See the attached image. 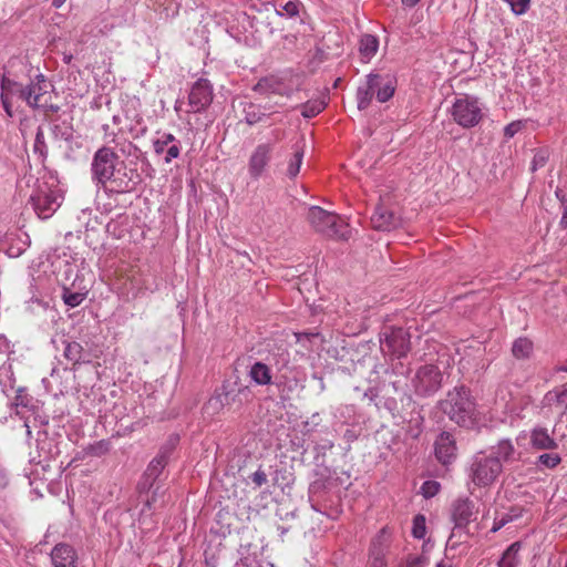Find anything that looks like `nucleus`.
I'll use <instances>...</instances> for the list:
<instances>
[{
	"label": "nucleus",
	"instance_id": "a18cd8bd",
	"mask_svg": "<svg viewBox=\"0 0 567 567\" xmlns=\"http://www.w3.org/2000/svg\"><path fill=\"white\" fill-rule=\"evenodd\" d=\"M548 159V152L546 150H539L535 153L532 161V169L536 171L539 167H543Z\"/></svg>",
	"mask_w": 567,
	"mask_h": 567
},
{
	"label": "nucleus",
	"instance_id": "e2e57ef3",
	"mask_svg": "<svg viewBox=\"0 0 567 567\" xmlns=\"http://www.w3.org/2000/svg\"><path fill=\"white\" fill-rule=\"evenodd\" d=\"M63 60H64L65 63H70L71 60H72V55L71 54H65Z\"/></svg>",
	"mask_w": 567,
	"mask_h": 567
},
{
	"label": "nucleus",
	"instance_id": "72a5a7b5",
	"mask_svg": "<svg viewBox=\"0 0 567 567\" xmlns=\"http://www.w3.org/2000/svg\"><path fill=\"white\" fill-rule=\"evenodd\" d=\"M545 401L548 405L556 404L557 408L567 410V388L559 392H548Z\"/></svg>",
	"mask_w": 567,
	"mask_h": 567
},
{
	"label": "nucleus",
	"instance_id": "412c9836",
	"mask_svg": "<svg viewBox=\"0 0 567 567\" xmlns=\"http://www.w3.org/2000/svg\"><path fill=\"white\" fill-rule=\"evenodd\" d=\"M529 440L535 450H555L558 447L556 440L543 427L534 429L530 432Z\"/></svg>",
	"mask_w": 567,
	"mask_h": 567
},
{
	"label": "nucleus",
	"instance_id": "f03ea898",
	"mask_svg": "<svg viewBox=\"0 0 567 567\" xmlns=\"http://www.w3.org/2000/svg\"><path fill=\"white\" fill-rule=\"evenodd\" d=\"M30 200L34 212L40 218H50L62 202V195L56 181L52 177L50 181L38 179L30 196Z\"/></svg>",
	"mask_w": 567,
	"mask_h": 567
},
{
	"label": "nucleus",
	"instance_id": "c03bdc74",
	"mask_svg": "<svg viewBox=\"0 0 567 567\" xmlns=\"http://www.w3.org/2000/svg\"><path fill=\"white\" fill-rule=\"evenodd\" d=\"M279 16L293 17L299 12V2L298 1H287L282 7L281 11L277 10Z\"/></svg>",
	"mask_w": 567,
	"mask_h": 567
},
{
	"label": "nucleus",
	"instance_id": "c756f323",
	"mask_svg": "<svg viewBox=\"0 0 567 567\" xmlns=\"http://www.w3.org/2000/svg\"><path fill=\"white\" fill-rule=\"evenodd\" d=\"M0 384L6 396L9 398L11 393L14 392V379L12 377L10 364H3L0 367Z\"/></svg>",
	"mask_w": 567,
	"mask_h": 567
},
{
	"label": "nucleus",
	"instance_id": "864d4df0",
	"mask_svg": "<svg viewBox=\"0 0 567 567\" xmlns=\"http://www.w3.org/2000/svg\"><path fill=\"white\" fill-rule=\"evenodd\" d=\"M10 341L3 334H0V353H8L10 351Z\"/></svg>",
	"mask_w": 567,
	"mask_h": 567
},
{
	"label": "nucleus",
	"instance_id": "338daca9",
	"mask_svg": "<svg viewBox=\"0 0 567 567\" xmlns=\"http://www.w3.org/2000/svg\"><path fill=\"white\" fill-rule=\"evenodd\" d=\"M565 567H567V561H566V565H565Z\"/></svg>",
	"mask_w": 567,
	"mask_h": 567
},
{
	"label": "nucleus",
	"instance_id": "3c124183",
	"mask_svg": "<svg viewBox=\"0 0 567 567\" xmlns=\"http://www.w3.org/2000/svg\"><path fill=\"white\" fill-rule=\"evenodd\" d=\"M28 247V243L24 240V241H21V245L16 247V246H10L8 248V255L10 257H19Z\"/></svg>",
	"mask_w": 567,
	"mask_h": 567
},
{
	"label": "nucleus",
	"instance_id": "a19ab883",
	"mask_svg": "<svg viewBox=\"0 0 567 567\" xmlns=\"http://www.w3.org/2000/svg\"><path fill=\"white\" fill-rule=\"evenodd\" d=\"M440 483L435 481H426L421 486V492L425 498L435 496L440 491Z\"/></svg>",
	"mask_w": 567,
	"mask_h": 567
},
{
	"label": "nucleus",
	"instance_id": "1a4fd4ad",
	"mask_svg": "<svg viewBox=\"0 0 567 567\" xmlns=\"http://www.w3.org/2000/svg\"><path fill=\"white\" fill-rule=\"evenodd\" d=\"M275 147V142H266L258 144L252 150L247 165L250 178L257 181L266 174L271 162Z\"/></svg>",
	"mask_w": 567,
	"mask_h": 567
},
{
	"label": "nucleus",
	"instance_id": "2eb2a0df",
	"mask_svg": "<svg viewBox=\"0 0 567 567\" xmlns=\"http://www.w3.org/2000/svg\"><path fill=\"white\" fill-rule=\"evenodd\" d=\"M374 96L380 103L389 101L395 92V80L389 74L370 73Z\"/></svg>",
	"mask_w": 567,
	"mask_h": 567
},
{
	"label": "nucleus",
	"instance_id": "a211bd4d",
	"mask_svg": "<svg viewBox=\"0 0 567 567\" xmlns=\"http://www.w3.org/2000/svg\"><path fill=\"white\" fill-rule=\"evenodd\" d=\"M489 456L497 457L499 463H513L519 461L522 453L514 446L509 439H502L495 445L491 446Z\"/></svg>",
	"mask_w": 567,
	"mask_h": 567
},
{
	"label": "nucleus",
	"instance_id": "0eeeda50",
	"mask_svg": "<svg viewBox=\"0 0 567 567\" xmlns=\"http://www.w3.org/2000/svg\"><path fill=\"white\" fill-rule=\"evenodd\" d=\"M213 101V86L206 79L197 80L188 95V109L183 110V102L176 101L175 111L182 116V113H198L206 110Z\"/></svg>",
	"mask_w": 567,
	"mask_h": 567
},
{
	"label": "nucleus",
	"instance_id": "4be33fe9",
	"mask_svg": "<svg viewBox=\"0 0 567 567\" xmlns=\"http://www.w3.org/2000/svg\"><path fill=\"white\" fill-rule=\"evenodd\" d=\"M249 377L258 385H267L272 379L270 368L262 362H255L250 367Z\"/></svg>",
	"mask_w": 567,
	"mask_h": 567
},
{
	"label": "nucleus",
	"instance_id": "9b49d317",
	"mask_svg": "<svg viewBox=\"0 0 567 567\" xmlns=\"http://www.w3.org/2000/svg\"><path fill=\"white\" fill-rule=\"evenodd\" d=\"M117 156L110 147H102L96 151L92 162V173L94 179L104 184L114 175Z\"/></svg>",
	"mask_w": 567,
	"mask_h": 567
},
{
	"label": "nucleus",
	"instance_id": "58836bf2",
	"mask_svg": "<svg viewBox=\"0 0 567 567\" xmlns=\"http://www.w3.org/2000/svg\"><path fill=\"white\" fill-rule=\"evenodd\" d=\"M244 113H245L244 118H245L246 123L249 125H255V124L261 122L264 120V117L266 116L265 113L260 112L254 105H249L247 109H245Z\"/></svg>",
	"mask_w": 567,
	"mask_h": 567
},
{
	"label": "nucleus",
	"instance_id": "f704fd0d",
	"mask_svg": "<svg viewBox=\"0 0 567 567\" xmlns=\"http://www.w3.org/2000/svg\"><path fill=\"white\" fill-rule=\"evenodd\" d=\"M326 104L323 101H308L301 107V114L306 118H312L321 113Z\"/></svg>",
	"mask_w": 567,
	"mask_h": 567
},
{
	"label": "nucleus",
	"instance_id": "4c0bfd02",
	"mask_svg": "<svg viewBox=\"0 0 567 567\" xmlns=\"http://www.w3.org/2000/svg\"><path fill=\"white\" fill-rule=\"evenodd\" d=\"M412 535L417 539H422L426 535V519L421 514L413 518Z\"/></svg>",
	"mask_w": 567,
	"mask_h": 567
},
{
	"label": "nucleus",
	"instance_id": "473e14b6",
	"mask_svg": "<svg viewBox=\"0 0 567 567\" xmlns=\"http://www.w3.org/2000/svg\"><path fill=\"white\" fill-rule=\"evenodd\" d=\"M561 462V457L557 453H544L538 456L536 461V466L538 468H555Z\"/></svg>",
	"mask_w": 567,
	"mask_h": 567
},
{
	"label": "nucleus",
	"instance_id": "603ef678",
	"mask_svg": "<svg viewBox=\"0 0 567 567\" xmlns=\"http://www.w3.org/2000/svg\"><path fill=\"white\" fill-rule=\"evenodd\" d=\"M113 142L116 144V146H120V151L123 153V154H126V155H131L132 154V151L135 150V146L128 142V141H123L122 143L116 141L115 138L113 140Z\"/></svg>",
	"mask_w": 567,
	"mask_h": 567
},
{
	"label": "nucleus",
	"instance_id": "4468645a",
	"mask_svg": "<svg viewBox=\"0 0 567 567\" xmlns=\"http://www.w3.org/2000/svg\"><path fill=\"white\" fill-rule=\"evenodd\" d=\"M153 148L157 155L165 153V164H169L181 154V143L172 133L158 134V136L153 141Z\"/></svg>",
	"mask_w": 567,
	"mask_h": 567
},
{
	"label": "nucleus",
	"instance_id": "09e8293b",
	"mask_svg": "<svg viewBox=\"0 0 567 567\" xmlns=\"http://www.w3.org/2000/svg\"><path fill=\"white\" fill-rule=\"evenodd\" d=\"M16 398H14V406L18 409V408H27L28 405V399H27V395L24 394V391L22 389H18L16 391Z\"/></svg>",
	"mask_w": 567,
	"mask_h": 567
},
{
	"label": "nucleus",
	"instance_id": "dca6fc26",
	"mask_svg": "<svg viewBox=\"0 0 567 567\" xmlns=\"http://www.w3.org/2000/svg\"><path fill=\"white\" fill-rule=\"evenodd\" d=\"M435 456L444 465L452 463L456 457V444L452 434L441 433L434 444Z\"/></svg>",
	"mask_w": 567,
	"mask_h": 567
},
{
	"label": "nucleus",
	"instance_id": "79ce46f5",
	"mask_svg": "<svg viewBox=\"0 0 567 567\" xmlns=\"http://www.w3.org/2000/svg\"><path fill=\"white\" fill-rule=\"evenodd\" d=\"M504 1L511 6L512 11L515 14L525 13L528 10L529 3H530V0H504Z\"/></svg>",
	"mask_w": 567,
	"mask_h": 567
},
{
	"label": "nucleus",
	"instance_id": "0e129e2a",
	"mask_svg": "<svg viewBox=\"0 0 567 567\" xmlns=\"http://www.w3.org/2000/svg\"><path fill=\"white\" fill-rule=\"evenodd\" d=\"M24 426H25V429H27V434L30 436V434H31V430H30V425H29V422H28V421H25V422H24Z\"/></svg>",
	"mask_w": 567,
	"mask_h": 567
},
{
	"label": "nucleus",
	"instance_id": "8fccbe9b",
	"mask_svg": "<svg viewBox=\"0 0 567 567\" xmlns=\"http://www.w3.org/2000/svg\"><path fill=\"white\" fill-rule=\"evenodd\" d=\"M251 481L256 486L260 487L267 482V475L259 468L251 475Z\"/></svg>",
	"mask_w": 567,
	"mask_h": 567
},
{
	"label": "nucleus",
	"instance_id": "cd10ccee",
	"mask_svg": "<svg viewBox=\"0 0 567 567\" xmlns=\"http://www.w3.org/2000/svg\"><path fill=\"white\" fill-rule=\"evenodd\" d=\"M522 512L523 511L519 507H512L507 513H497L494 518V523L491 528V532H493V533L498 532L507 523L520 517Z\"/></svg>",
	"mask_w": 567,
	"mask_h": 567
},
{
	"label": "nucleus",
	"instance_id": "a878e982",
	"mask_svg": "<svg viewBox=\"0 0 567 567\" xmlns=\"http://www.w3.org/2000/svg\"><path fill=\"white\" fill-rule=\"evenodd\" d=\"M379 40L375 35L364 34L360 39V53L362 59L369 61L378 51Z\"/></svg>",
	"mask_w": 567,
	"mask_h": 567
},
{
	"label": "nucleus",
	"instance_id": "052dcab7",
	"mask_svg": "<svg viewBox=\"0 0 567 567\" xmlns=\"http://www.w3.org/2000/svg\"><path fill=\"white\" fill-rule=\"evenodd\" d=\"M560 225L566 227L567 226V207L565 208L563 216L560 218Z\"/></svg>",
	"mask_w": 567,
	"mask_h": 567
},
{
	"label": "nucleus",
	"instance_id": "de8ad7c7",
	"mask_svg": "<svg viewBox=\"0 0 567 567\" xmlns=\"http://www.w3.org/2000/svg\"><path fill=\"white\" fill-rule=\"evenodd\" d=\"M523 124L519 121L512 122L504 128V135L508 138L513 137L517 132L520 131Z\"/></svg>",
	"mask_w": 567,
	"mask_h": 567
},
{
	"label": "nucleus",
	"instance_id": "20e7f679",
	"mask_svg": "<svg viewBox=\"0 0 567 567\" xmlns=\"http://www.w3.org/2000/svg\"><path fill=\"white\" fill-rule=\"evenodd\" d=\"M502 472L499 460L481 451L471 460L468 480L475 486L487 487L495 483Z\"/></svg>",
	"mask_w": 567,
	"mask_h": 567
},
{
	"label": "nucleus",
	"instance_id": "9d476101",
	"mask_svg": "<svg viewBox=\"0 0 567 567\" xmlns=\"http://www.w3.org/2000/svg\"><path fill=\"white\" fill-rule=\"evenodd\" d=\"M441 382V372L437 367L432 364L421 367L412 380L415 393L424 396L435 393L440 389Z\"/></svg>",
	"mask_w": 567,
	"mask_h": 567
},
{
	"label": "nucleus",
	"instance_id": "f8f14e48",
	"mask_svg": "<svg viewBox=\"0 0 567 567\" xmlns=\"http://www.w3.org/2000/svg\"><path fill=\"white\" fill-rule=\"evenodd\" d=\"M0 99L2 107L9 117L13 116V101L21 100L27 101V85H23L7 75H2L0 79Z\"/></svg>",
	"mask_w": 567,
	"mask_h": 567
},
{
	"label": "nucleus",
	"instance_id": "39448f33",
	"mask_svg": "<svg viewBox=\"0 0 567 567\" xmlns=\"http://www.w3.org/2000/svg\"><path fill=\"white\" fill-rule=\"evenodd\" d=\"M301 84L302 80L299 74L291 70H286L260 79L254 90L265 95L290 96L293 92L300 90Z\"/></svg>",
	"mask_w": 567,
	"mask_h": 567
},
{
	"label": "nucleus",
	"instance_id": "7c9ffc66",
	"mask_svg": "<svg viewBox=\"0 0 567 567\" xmlns=\"http://www.w3.org/2000/svg\"><path fill=\"white\" fill-rule=\"evenodd\" d=\"M385 530L382 529L381 535L372 544L371 549V567H385L384 550L381 545V539L384 536Z\"/></svg>",
	"mask_w": 567,
	"mask_h": 567
},
{
	"label": "nucleus",
	"instance_id": "f3484780",
	"mask_svg": "<svg viewBox=\"0 0 567 567\" xmlns=\"http://www.w3.org/2000/svg\"><path fill=\"white\" fill-rule=\"evenodd\" d=\"M474 503L470 498H458L453 504L452 518L456 527H465L476 518Z\"/></svg>",
	"mask_w": 567,
	"mask_h": 567
},
{
	"label": "nucleus",
	"instance_id": "bb28decb",
	"mask_svg": "<svg viewBox=\"0 0 567 567\" xmlns=\"http://www.w3.org/2000/svg\"><path fill=\"white\" fill-rule=\"evenodd\" d=\"M533 349V342L528 338L520 337L513 342L512 353L516 359L523 360L530 357Z\"/></svg>",
	"mask_w": 567,
	"mask_h": 567
},
{
	"label": "nucleus",
	"instance_id": "aec40b11",
	"mask_svg": "<svg viewBox=\"0 0 567 567\" xmlns=\"http://www.w3.org/2000/svg\"><path fill=\"white\" fill-rule=\"evenodd\" d=\"M53 567H75V553L65 544L56 545L51 553Z\"/></svg>",
	"mask_w": 567,
	"mask_h": 567
},
{
	"label": "nucleus",
	"instance_id": "6e6552de",
	"mask_svg": "<svg viewBox=\"0 0 567 567\" xmlns=\"http://www.w3.org/2000/svg\"><path fill=\"white\" fill-rule=\"evenodd\" d=\"M384 355L400 359L410 351V336L403 328L386 329L380 339Z\"/></svg>",
	"mask_w": 567,
	"mask_h": 567
},
{
	"label": "nucleus",
	"instance_id": "423d86ee",
	"mask_svg": "<svg viewBox=\"0 0 567 567\" xmlns=\"http://www.w3.org/2000/svg\"><path fill=\"white\" fill-rule=\"evenodd\" d=\"M482 102L472 95H461L452 105V117L462 127L476 126L484 116Z\"/></svg>",
	"mask_w": 567,
	"mask_h": 567
},
{
	"label": "nucleus",
	"instance_id": "c9c22d12",
	"mask_svg": "<svg viewBox=\"0 0 567 567\" xmlns=\"http://www.w3.org/2000/svg\"><path fill=\"white\" fill-rule=\"evenodd\" d=\"M235 567H274V565L259 559L256 554H248L243 556Z\"/></svg>",
	"mask_w": 567,
	"mask_h": 567
},
{
	"label": "nucleus",
	"instance_id": "ddd939ff",
	"mask_svg": "<svg viewBox=\"0 0 567 567\" xmlns=\"http://www.w3.org/2000/svg\"><path fill=\"white\" fill-rule=\"evenodd\" d=\"M52 89L47 78L39 73L27 84V105L37 109L48 103V95Z\"/></svg>",
	"mask_w": 567,
	"mask_h": 567
},
{
	"label": "nucleus",
	"instance_id": "13d9d810",
	"mask_svg": "<svg viewBox=\"0 0 567 567\" xmlns=\"http://www.w3.org/2000/svg\"><path fill=\"white\" fill-rule=\"evenodd\" d=\"M527 439V434L525 433H520L517 437H516V443L518 446L522 445L523 441H525Z\"/></svg>",
	"mask_w": 567,
	"mask_h": 567
},
{
	"label": "nucleus",
	"instance_id": "7ed1b4c3",
	"mask_svg": "<svg viewBox=\"0 0 567 567\" xmlns=\"http://www.w3.org/2000/svg\"><path fill=\"white\" fill-rule=\"evenodd\" d=\"M308 220L318 233L327 237L348 239L350 236V228L344 218L319 206L309 208Z\"/></svg>",
	"mask_w": 567,
	"mask_h": 567
},
{
	"label": "nucleus",
	"instance_id": "6e6d98bb",
	"mask_svg": "<svg viewBox=\"0 0 567 567\" xmlns=\"http://www.w3.org/2000/svg\"><path fill=\"white\" fill-rule=\"evenodd\" d=\"M310 337H316V334L296 333L297 341L303 346H306V341H309Z\"/></svg>",
	"mask_w": 567,
	"mask_h": 567
},
{
	"label": "nucleus",
	"instance_id": "ea45409f",
	"mask_svg": "<svg viewBox=\"0 0 567 567\" xmlns=\"http://www.w3.org/2000/svg\"><path fill=\"white\" fill-rule=\"evenodd\" d=\"M166 464L164 456L155 457L148 465L146 475L152 478H156Z\"/></svg>",
	"mask_w": 567,
	"mask_h": 567
},
{
	"label": "nucleus",
	"instance_id": "b1692460",
	"mask_svg": "<svg viewBox=\"0 0 567 567\" xmlns=\"http://www.w3.org/2000/svg\"><path fill=\"white\" fill-rule=\"evenodd\" d=\"M230 404L229 393L223 386L208 400L205 405L206 412L218 413L225 405Z\"/></svg>",
	"mask_w": 567,
	"mask_h": 567
},
{
	"label": "nucleus",
	"instance_id": "e433bc0d",
	"mask_svg": "<svg viewBox=\"0 0 567 567\" xmlns=\"http://www.w3.org/2000/svg\"><path fill=\"white\" fill-rule=\"evenodd\" d=\"M85 292H75L69 288H63L62 292L64 303L71 308L78 307L85 299Z\"/></svg>",
	"mask_w": 567,
	"mask_h": 567
},
{
	"label": "nucleus",
	"instance_id": "c85d7f7f",
	"mask_svg": "<svg viewBox=\"0 0 567 567\" xmlns=\"http://www.w3.org/2000/svg\"><path fill=\"white\" fill-rule=\"evenodd\" d=\"M302 161H303V150L299 146H296L293 150V154L288 162V166H287V171H286V175L290 179H293L298 176Z\"/></svg>",
	"mask_w": 567,
	"mask_h": 567
},
{
	"label": "nucleus",
	"instance_id": "49530a36",
	"mask_svg": "<svg viewBox=\"0 0 567 567\" xmlns=\"http://www.w3.org/2000/svg\"><path fill=\"white\" fill-rule=\"evenodd\" d=\"M156 495H157V489L153 492L152 497L146 495V498L144 501V505H143L142 509H141V513L143 515H147L148 513L152 512V509L154 507V504L156 503Z\"/></svg>",
	"mask_w": 567,
	"mask_h": 567
},
{
	"label": "nucleus",
	"instance_id": "5701e85b",
	"mask_svg": "<svg viewBox=\"0 0 567 567\" xmlns=\"http://www.w3.org/2000/svg\"><path fill=\"white\" fill-rule=\"evenodd\" d=\"M374 97V90H372V83H370V74L367 75L365 82L361 84L357 90V102L359 110H365Z\"/></svg>",
	"mask_w": 567,
	"mask_h": 567
},
{
	"label": "nucleus",
	"instance_id": "f257e3e1",
	"mask_svg": "<svg viewBox=\"0 0 567 567\" xmlns=\"http://www.w3.org/2000/svg\"><path fill=\"white\" fill-rule=\"evenodd\" d=\"M442 409L452 421L462 426H470L476 420L475 403L463 386L455 388L449 393Z\"/></svg>",
	"mask_w": 567,
	"mask_h": 567
},
{
	"label": "nucleus",
	"instance_id": "2f4dec72",
	"mask_svg": "<svg viewBox=\"0 0 567 567\" xmlns=\"http://www.w3.org/2000/svg\"><path fill=\"white\" fill-rule=\"evenodd\" d=\"M64 355L66 359L73 362L85 361L87 358L83 347L75 341L66 343L64 349Z\"/></svg>",
	"mask_w": 567,
	"mask_h": 567
},
{
	"label": "nucleus",
	"instance_id": "69168bd1",
	"mask_svg": "<svg viewBox=\"0 0 567 567\" xmlns=\"http://www.w3.org/2000/svg\"><path fill=\"white\" fill-rule=\"evenodd\" d=\"M436 567H450L447 564L441 561L436 564Z\"/></svg>",
	"mask_w": 567,
	"mask_h": 567
},
{
	"label": "nucleus",
	"instance_id": "6ab92c4d",
	"mask_svg": "<svg viewBox=\"0 0 567 567\" xmlns=\"http://www.w3.org/2000/svg\"><path fill=\"white\" fill-rule=\"evenodd\" d=\"M371 223L373 228L382 231H390L396 228L400 224V218L383 205L375 208Z\"/></svg>",
	"mask_w": 567,
	"mask_h": 567
},
{
	"label": "nucleus",
	"instance_id": "5fc2aeb1",
	"mask_svg": "<svg viewBox=\"0 0 567 567\" xmlns=\"http://www.w3.org/2000/svg\"><path fill=\"white\" fill-rule=\"evenodd\" d=\"M44 146V143H43V134L42 132H38L37 133V136H35V143H34V151L35 152H42V147Z\"/></svg>",
	"mask_w": 567,
	"mask_h": 567
},
{
	"label": "nucleus",
	"instance_id": "4d7b16f0",
	"mask_svg": "<svg viewBox=\"0 0 567 567\" xmlns=\"http://www.w3.org/2000/svg\"><path fill=\"white\" fill-rule=\"evenodd\" d=\"M8 482H9L8 474L4 471V468L0 465V486L1 487L7 486Z\"/></svg>",
	"mask_w": 567,
	"mask_h": 567
},
{
	"label": "nucleus",
	"instance_id": "bf43d9fd",
	"mask_svg": "<svg viewBox=\"0 0 567 567\" xmlns=\"http://www.w3.org/2000/svg\"><path fill=\"white\" fill-rule=\"evenodd\" d=\"M403 6L414 7L420 0H401Z\"/></svg>",
	"mask_w": 567,
	"mask_h": 567
},
{
	"label": "nucleus",
	"instance_id": "680f3d73",
	"mask_svg": "<svg viewBox=\"0 0 567 567\" xmlns=\"http://www.w3.org/2000/svg\"><path fill=\"white\" fill-rule=\"evenodd\" d=\"M65 0H52V6L55 8H60Z\"/></svg>",
	"mask_w": 567,
	"mask_h": 567
},
{
	"label": "nucleus",
	"instance_id": "393cba45",
	"mask_svg": "<svg viewBox=\"0 0 567 567\" xmlns=\"http://www.w3.org/2000/svg\"><path fill=\"white\" fill-rule=\"evenodd\" d=\"M520 543L515 542L507 547L498 560V567H518L520 563L519 550Z\"/></svg>",
	"mask_w": 567,
	"mask_h": 567
},
{
	"label": "nucleus",
	"instance_id": "37998d69",
	"mask_svg": "<svg viewBox=\"0 0 567 567\" xmlns=\"http://www.w3.org/2000/svg\"><path fill=\"white\" fill-rule=\"evenodd\" d=\"M429 559L425 555H411L406 558L403 567H426Z\"/></svg>",
	"mask_w": 567,
	"mask_h": 567
}]
</instances>
